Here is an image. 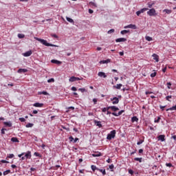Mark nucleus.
<instances>
[{
    "mask_svg": "<svg viewBox=\"0 0 176 176\" xmlns=\"http://www.w3.org/2000/svg\"><path fill=\"white\" fill-rule=\"evenodd\" d=\"M98 171H100V173H102V175H107V172L105 171V169H100L98 170Z\"/></svg>",
    "mask_w": 176,
    "mask_h": 176,
    "instance_id": "27",
    "label": "nucleus"
},
{
    "mask_svg": "<svg viewBox=\"0 0 176 176\" xmlns=\"http://www.w3.org/2000/svg\"><path fill=\"white\" fill-rule=\"evenodd\" d=\"M115 137H116V130H113L109 134H107V140L111 141V140L115 138Z\"/></svg>",
    "mask_w": 176,
    "mask_h": 176,
    "instance_id": "2",
    "label": "nucleus"
},
{
    "mask_svg": "<svg viewBox=\"0 0 176 176\" xmlns=\"http://www.w3.org/2000/svg\"><path fill=\"white\" fill-rule=\"evenodd\" d=\"M158 141H161L162 142H164L166 141V135H160L157 137Z\"/></svg>",
    "mask_w": 176,
    "mask_h": 176,
    "instance_id": "5",
    "label": "nucleus"
},
{
    "mask_svg": "<svg viewBox=\"0 0 176 176\" xmlns=\"http://www.w3.org/2000/svg\"><path fill=\"white\" fill-rule=\"evenodd\" d=\"M69 80L70 82H76L78 80H80V79L78 77L72 76Z\"/></svg>",
    "mask_w": 176,
    "mask_h": 176,
    "instance_id": "8",
    "label": "nucleus"
},
{
    "mask_svg": "<svg viewBox=\"0 0 176 176\" xmlns=\"http://www.w3.org/2000/svg\"><path fill=\"white\" fill-rule=\"evenodd\" d=\"M131 122H132V123H134V122H138V118H137V116L132 117Z\"/></svg>",
    "mask_w": 176,
    "mask_h": 176,
    "instance_id": "26",
    "label": "nucleus"
},
{
    "mask_svg": "<svg viewBox=\"0 0 176 176\" xmlns=\"http://www.w3.org/2000/svg\"><path fill=\"white\" fill-rule=\"evenodd\" d=\"M93 157H100L101 156V153H96L92 154Z\"/></svg>",
    "mask_w": 176,
    "mask_h": 176,
    "instance_id": "25",
    "label": "nucleus"
},
{
    "mask_svg": "<svg viewBox=\"0 0 176 176\" xmlns=\"http://www.w3.org/2000/svg\"><path fill=\"white\" fill-rule=\"evenodd\" d=\"M155 76H156V72H153L151 74V78H155Z\"/></svg>",
    "mask_w": 176,
    "mask_h": 176,
    "instance_id": "51",
    "label": "nucleus"
},
{
    "mask_svg": "<svg viewBox=\"0 0 176 176\" xmlns=\"http://www.w3.org/2000/svg\"><path fill=\"white\" fill-rule=\"evenodd\" d=\"M1 134H5V128L1 129Z\"/></svg>",
    "mask_w": 176,
    "mask_h": 176,
    "instance_id": "62",
    "label": "nucleus"
},
{
    "mask_svg": "<svg viewBox=\"0 0 176 176\" xmlns=\"http://www.w3.org/2000/svg\"><path fill=\"white\" fill-rule=\"evenodd\" d=\"M163 12H165L167 14H171V10H168V9H165L163 10Z\"/></svg>",
    "mask_w": 176,
    "mask_h": 176,
    "instance_id": "34",
    "label": "nucleus"
},
{
    "mask_svg": "<svg viewBox=\"0 0 176 176\" xmlns=\"http://www.w3.org/2000/svg\"><path fill=\"white\" fill-rule=\"evenodd\" d=\"M115 167V166H113V164L109 165V168H110V170H113V168Z\"/></svg>",
    "mask_w": 176,
    "mask_h": 176,
    "instance_id": "55",
    "label": "nucleus"
},
{
    "mask_svg": "<svg viewBox=\"0 0 176 176\" xmlns=\"http://www.w3.org/2000/svg\"><path fill=\"white\" fill-rule=\"evenodd\" d=\"M111 115H113V116H119L118 115V113H115V112L111 113Z\"/></svg>",
    "mask_w": 176,
    "mask_h": 176,
    "instance_id": "61",
    "label": "nucleus"
},
{
    "mask_svg": "<svg viewBox=\"0 0 176 176\" xmlns=\"http://www.w3.org/2000/svg\"><path fill=\"white\" fill-rule=\"evenodd\" d=\"M98 76H100V78H107V75L102 72H98Z\"/></svg>",
    "mask_w": 176,
    "mask_h": 176,
    "instance_id": "16",
    "label": "nucleus"
},
{
    "mask_svg": "<svg viewBox=\"0 0 176 176\" xmlns=\"http://www.w3.org/2000/svg\"><path fill=\"white\" fill-rule=\"evenodd\" d=\"M32 155H31V151H28L25 154V159H31Z\"/></svg>",
    "mask_w": 176,
    "mask_h": 176,
    "instance_id": "15",
    "label": "nucleus"
},
{
    "mask_svg": "<svg viewBox=\"0 0 176 176\" xmlns=\"http://www.w3.org/2000/svg\"><path fill=\"white\" fill-rule=\"evenodd\" d=\"M146 41H148V42H151V41H153V39L152 38V37L149 36H146L145 37Z\"/></svg>",
    "mask_w": 176,
    "mask_h": 176,
    "instance_id": "31",
    "label": "nucleus"
},
{
    "mask_svg": "<svg viewBox=\"0 0 176 176\" xmlns=\"http://www.w3.org/2000/svg\"><path fill=\"white\" fill-rule=\"evenodd\" d=\"M134 160H135V162H139V163H142V157H135Z\"/></svg>",
    "mask_w": 176,
    "mask_h": 176,
    "instance_id": "28",
    "label": "nucleus"
},
{
    "mask_svg": "<svg viewBox=\"0 0 176 176\" xmlns=\"http://www.w3.org/2000/svg\"><path fill=\"white\" fill-rule=\"evenodd\" d=\"M93 102L96 105V104H97V98H94L93 99Z\"/></svg>",
    "mask_w": 176,
    "mask_h": 176,
    "instance_id": "59",
    "label": "nucleus"
},
{
    "mask_svg": "<svg viewBox=\"0 0 176 176\" xmlns=\"http://www.w3.org/2000/svg\"><path fill=\"white\" fill-rule=\"evenodd\" d=\"M123 112H124V110H121L118 113V116H120V115H122V113H123Z\"/></svg>",
    "mask_w": 176,
    "mask_h": 176,
    "instance_id": "50",
    "label": "nucleus"
},
{
    "mask_svg": "<svg viewBox=\"0 0 176 176\" xmlns=\"http://www.w3.org/2000/svg\"><path fill=\"white\" fill-rule=\"evenodd\" d=\"M144 142V140H140L139 142H137V145H141Z\"/></svg>",
    "mask_w": 176,
    "mask_h": 176,
    "instance_id": "46",
    "label": "nucleus"
},
{
    "mask_svg": "<svg viewBox=\"0 0 176 176\" xmlns=\"http://www.w3.org/2000/svg\"><path fill=\"white\" fill-rule=\"evenodd\" d=\"M38 94L41 96V94H43L44 96H49V93L46 91H39L38 92Z\"/></svg>",
    "mask_w": 176,
    "mask_h": 176,
    "instance_id": "19",
    "label": "nucleus"
},
{
    "mask_svg": "<svg viewBox=\"0 0 176 176\" xmlns=\"http://www.w3.org/2000/svg\"><path fill=\"white\" fill-rule=\"evenodd\" d=\"M91 168L92 171H96V170H97L98 171V170H99V168H97V166H96L94 165H91Z\"/></svg>",
    "mask_w": 176,
    "mask_h": 176,
    "instance_id": "29",
    "label": "nucleus"
},
{
    "mask_svg": "<svg viewBox=\"0 0 176 176\" xmlns=\"http://www.w3.org/2000/svg\"><path fill=\"white\" fill-rule=\"evenodd\" d=\"M33 107H36L37 108H41V107H43V103L36 102L33 104Z\"/></svg>",
    "mask_w": 176,
    "mask_h": 176,
    "instance_id": "14",
    "label": "nucleus"
},
{
    "mask_svg": "<svg viewBox=\"0 0 176 176\" xmlns=\"http://www.w3.org/2000/svg\"><path fill=\"white\" fill-rule=\"evenodd\" d=\"M25 127H27V129L30 128V127H34V124L32 123H28L26 125H25Z\"/></svg>",
    "mask_w": 176,
    "mask_h": 176,
    "instance_id": "32",
    "label": "nucleus"
},
{
    "mask_svg": "<svg viewBox=\"0 0 176 176\" xmlns=\"http://www.w3.org/2000/svg\"><path fill=\"white\" fill-rule=\"evenodd\" d=\"M124 28L125 29L131 28L132 30H137V26L133 24H129L128 25L124 26Z\"/></svg>",
    "mask_w": 176,
    "mask_h": 176,
    "instance_id": "6",
    "label": "nucleus"
},
{
    "mask_svg": "<svg viewBox=\"0 0 176 176\" xmlns=\"http://www.w3.org/2000/svg\"><path fill=\"white\" fill-rule=\"evenodd\" d=\"M111 111H113V112H116V111H119V107L116 106H111Z\"/></svg>",
    "mask_w": 176,
    "mask_h": 176,
    "instance_id": "24",
    "label": "nucleus"
},
{
    "mask_svg": "<svg viewBox=\"0 0 176 176\" xmlns=\"http://www.w3.org/2000/svg\"><path fill=\"white\" fill-rule=\"evenodd\" d=\"M10 173V170H5L3 173V175H8V174H9Z\"/></svg>",
    "mask_w": 176,
    "mask_h": 176,
    "instance_id": "37",
    "label": "nucleus"
},
{
    "mask_svg": "<svg viewBox=\"0 0 176 176\" xmlns=\"http://www.w3.org/2000/svg\"><path fill=\"white\" fill-rule=\"evenodd\" d=\"M166 85H167L168 89H171V85H172L171 82H167Z\"/></svg>",
    "mask_w": 176,
    "mask_h": 176,
    "instance_id": "49",
    "label": "nucleus"
},
{
    "mask_svg": "<svg viewBox=\"0 0 176 176\" xmlns=\"http://www.w3.org/2000/svg\"><path fill=\"white\" fill-rule=\"evenodd\" d=\"M71 90H72V91H76L77 89L76 87H72Z\"/></svg>",
    "mask_w": 176,
    "mask_h": 176,
    "instance_id": "58",
    "label": "nucleus"
},
{
    "mask_svg": "<svg viewBox=\"0 0 176 176\" xmlns=\"http://www.w3.org/2000/svg\"><path fill=\"white\" fill-rule=\"evenodd\" d=\"M166 167H173V164H171V163H166Z\"/></svg>",
    "mask_w": 176,
    "mask_h": 176,
    "instance_id": "48",
    "label": "nucleus"
},
{
    "mask_svg": "<svg viewBox=\"0 0 176 176\" xmlns=\"http://www.w3.org/2000/svg\"><path fill=\"white\" fill-rule=\"evenodd\" d=\"M129 32H130V30H122L120 32V34L121 35H126V34H129Z\"/></svg>",
    "mask_w": 176,
    "mask_h": 176,
    "instance_id": "21",
    "label": "nucleus"
},
{
    "mask_svg": "<svg viewBox=\"0 0 176 176\" xmlns=\"http://www.w3.org/2000/svg\"><path fill=\"white\" fill-rule=\"evenodd\" d=\"M102 112H107V107L102 108Z\"/></svg>",
    "mask_w": 176,
    "mask_h": 176,
    "instance_id": "60",
    "label": "nucleus"
},
{
    "mask_svg": "<svg viewBox=\"0 0 176 176\" xmlns=\"http://www.w3.org/2000/svg\"><path fill=\"white\" fill-rule=\"evenodd\" d=\"M89 5H91V6H94V8H97V4H96V3L93 1L89 2Z\"/></svg>",
    "mask_w": 176,
    "mask_h": 176,
    "instance_id": "38",
    "label": "nucleus"
},
{
    "mask_svg": "<svg viewBox=\"0 0 176 176\" xmlns=\"http://www.w3.org/2000/svg\"><path fill=\"white\" fill-rule=\"evenodd\" d=\"M34 155L36 156V157H42V155H41L38 152H35L34 153Z\"/></svg>",
    "mask_w": 176,
    "mask_h": 176,
    "instance_id": "33",
    "label": "nucleus"
},
{
    "mask_svg": "<svg viewBox=\"0 0 176 176\" xmlns=\"http://www.w3.org/2000/svg\"><path fill=\"white\" fill-rule=\"evenodd\" d=\"M19 120H20V122H25V118H19Z\"/></svg>",
    "mask_w": 176,
    "mask_h": 176,
    "instance_id": "53",
    "label": "nucleus"
},
{
    "mask_svg": "<svg viewBox=\"0 0 176 176\" xmlns=\"http://www.w3.org/2000/svg\"><path fill=\"white\" fill-rule=\"evenodd\" d=\"M3 124L6 126V127H12L13 126V124H12V122H4Z\"/></svg>",
    "mask_w": 176,
    "mask_h": 176,
    "instance_id": "12",
    "label": "nucleus"
},
{
    "mask_svg": "<svg viewBox=\"0 0 176 176\" xmlns=\"http://www.w3.org/2000/svg\"><path fill=\"white\" fill-rule=\"evenodd\" d=\"M115 32V29H111L107 32V34H113Z\"/></svg>",
    "mask_w": 176,
    "mask_h": 176,
    "instance_id": "41",
    "label": "nucleus"
},
{
    "mask_svg": "<svg viewBox=\"0 0 176 176\" xmlns=\"http://www.w3.org/2000/svg\"><path fill=\"white\" fill-rule=\"evenodd\" d=\"M122 86H123V85L122 84H117L116 86H114L113 87H116V89H118V90H120Z\"/></svg>",
    "mask_w": 176,
    "mask_h": 176,
    "instance_id": "30",
    "label": "nucleus"
},
{
    "mask_svg": "<svg viewBox=\"0 0 176 176\" xmlns=\"http://www.w3.org/2000/svg\"><path fill=\"white\" fill-rule=\"evenodd\" d=\"M66 20L67 21H68L69 23H72V24H74L75 21H74V19L67 16L66 17Z\"/></svg>",
    "mask_w": 176,
    "mask_h": 176,
    "instance_id": "22",
    "label": "nucleus"
},
{
    "mask_svg": "<svg viewBox=\"0 0 176 176\" xmlns=\"http://www.w3.org/2000/svg\"><path fill=\"white\" fill-rule=\"evenodd\" d=\"M94 122L96 126L99 127V129H101V127H102V124H101V121H98L97 120H94Z\"/></svg>",
    "mask_w": 176,
    "mask_h": 176,
    "instance_id": "7",
    "label": "nucleus"
},
{
    "mask_svg": "<svg viewBox=\"0 0 176 176\" xmlns=\"http://www.w3.org/2000/svg\"><path fill=\"white\" fill-rule=\"evenodd\" d=\"M160 119H162L160 117H158L157 120H155V123H159L160 122Z\"/></svg>",
    "mask_w": 176,
    "mask_h": 176,
    "instance_id": "44",
    "label": "nucleus"
},
{
    "mask_svg": "<svg viewBox=\"0 0 176 176\" xmlns=\"http://www.w3.org/2000/svg\"><path fill=\"white\" fill-rule=\"evenodd\" d=\"M147 5H148V8L151 9L153 6V5H155V3H148Z\"/></svg>",
    "mask_w": 176,
    "mask_h": 176,
    "instance_id": "36",
    "label": "nucleus"
},
{
    "mask_svg": "<svg viewBox=\"0 0 176 176\" xmlns=\"http://www.w3.org/2000/svg\"><path fill=\"white\" fill-rule=\"evenodd\" d=\"M148 16H156V10L155 8H151L147 12Z\"/></svg>",
    "mask_w": 176,
    "mask_h": 176,
    "instance_id": "3",
    "label": "nucleus"
},
{
    "mask_svg": "<svg viewBox=\"0 0 176 176\" xmlns=\"http://www.w3.org/2000/svg\"><path fill=\"white\" fill-rule=\"evenodd\" d=\"M51 63H52V64H57L58 65H60L63 64V62H61L60 60H57L56 59H52L51 60Z\"/></svg>",
    "mask_w": 176,
    "mask_h": 176,
    "instance_id": "9",
    "label": "nucleus"
},
{
    "mask_svg": "<svg viewBox=\"0 0 176 176\" xmlns=\"http://www.w3.org/2000/svg\"><path fill=\"white\" fill-rule=\"evenodd\" d=\"M129 174H131V175H133L134 174V170H133L132 169H129Z\"/></svg>",
    "mask_w": 176,
    "mask_h": 176,
    "instance_id": "47",
    "label": "nucleus"
},
{
    "mask_svg": "<svg viewBox=\"0 0 176 176\" xmlns=\"http://www.w3.org/2000/svg\"><path fill=\"white\" fill-rule=\"evenodd\" d=\"M7 157H8V159H13V157H14V154H9Z\"/></svg>",
    "mask_w": 176,
    "mask_h": 176,
    "instance_id": "40",
    "label": "nucleus"
},
{
    "mask_svg": "<svg viewBox=\"0 0 176 176\" xmlns=\"http://www.w3.org/2000/svg\"><path fill=\"white\" fill-rule=\"evenodd\" d=\"M168 111H176V104L169 109H166V112H168Z\"/></svg>",
    "mask_w": 176,
    "mask_h": 176,
    "instance_id": "20",
    "label": "nucleus"
},
{
    "mask_svg": "<svg viewBox=\"0 0 176 176\" xmlns=\"http://www.w3.org/2000/svg\"><path fill=\"white\" fill-rule=\"evenodd\" d=\"M136 14H137V16H140V14H141V11L139 10V11L136 12Z\"/></svg>",
    "mask_w": 176,
    "mask_h": 176,
    "instance_id": "63",
    "label": "nucleus"
},
{
    "mask_svg": "<svg viewBox=\"0 0 176 176\" xmlns=\"http://www.w3.org/2000/svg\"><path fill=\"white\" fill-rule=\"evenodd\" d=\"M127 41V38H118L116 39V42L119 43V42H126Z\"/></svg>",
    "mask_w": 176,
    "mask_h": 176,
    "instance_id": "11",
    "label": "nucleus"
},
{
    "mask_svg": "<svg viewBox=\"0 0 176 176\" xmlns=\"http://www.w3.org/2000/svg\"><path fill=\"white\" fill-rule=\"evenodd\" d=\"M34 39L36 41H38V42L41 43L42 45H44L45 46H51L52 47H57V45L54 44H51L47 43V41L45 39L39 38L38 37H34Z\"/></svg>",
    "mask_w": 176,
    "mask_h": 176,
    "instance_id": "1",
    "label": "nucleus"
},
{
    "mask_svg": "<svg viewBox=\"0 0 176 176\" xmlns=\"http://www.w3.org/2000/svg\"><path fill=\"white\" fill-rule=\"evenodd\" d=\"M110 100L112 101L113 105H116V104H119V98L118 97L111 98Z\"/></svg>",
    "mask_w": 176,
    "mask_h": 176,
    "instance_id": "4",
    "label": "nucleus"
},
{
    "mask_svg": "<svg viewBox=\"0 0 176 176\" xmlns=\"http://www.w3.org/2000/svg\"><path fill=\"white\" fill-rule=\"evenodd\" d=\"M153 60H155L156 63H159V56L156 54H153Z\"/></svg>",
    "mask_w": 176,
    "mask_h": 176,
    "instance_id": "18",
    "label": "nucleus"
},
{
    "mask_svg": "<svg viewBox=\"0 0 176 176\" xmlns=\"http://www.w3.org/2000/svg\"><path fill=\"white\" fill-rule=\"evenodd\" d=\"M1 163H9V162L6 161V160H2L1 161Z\"/></svg>",
    "mask_w": 176,
    "mask_h": 176,
    "instance_id": "64",
    "label": "nucleus"
},
{
    "mask_svg": "<svg viewBox=\"0 0 176 176\" xmlns=\"http://www.w3.org/2000/svg\"><path fill=\"white\" fill-rule=\"evenodd\" d=\"M78 141H79V138H76L75 139H74V144H76Z\"/></svg>",
    "mask_w": 176,
    "mask_h": 176,
    "instance_id": "52",
    "label": "nucleus"
},
{
    "mask_svg": "<svg viewBox=\"0 0 176 176\" xmlns=\"http://www.w3.org/2000/svg\"><path fill=\"white\" fill-rule=\"evenodd\" d=\"M11 141H12V142H20L19 139H17V138H16V137L12 138Z\"/></svg>",
    "mask_w": 176,
    "mask_h": 176,
    "instance_id": "23",
    "label": "nucleus"
},
{
    "mask_svg": "<svg viewBox=\"0 0 176 176\" xmlns=\"http://www.w3.org/2000/svg\"><path fill=\"white\" fill-rule=\"evenodd\" d=\"M24 36H25V35H24L23 34H18V38H19V39H23Z\"/></svg>",
    "mask_w": 176,
    "mask_h": 176,
    "instance_id": "35",
    "label": "nucleus"
},
{
    "mask_svg": "<svg viewBox=\"0 0 176 176\" xmlns=\"http://www.w3.org/2000/svg\"><path fill=\"white\" fill-rule=\"evenodd\" d=\"M88 12L90 14H92V13H94V11L91 9H89Z\"/></svg>",
    "mask_w": 176,
    "mask_h": 176,
    "instance_id": "56",
    "label": "nucleus"
},
{
    "mask_svg": "<svg viewBox=\"0 0 176 176\" xmlns=\"http://www.w3.org/2000/svg\"><path fill=\"white\" fill-rule=\"evenodd\" d=\"M69 141H70V142H72V141H74V137H72V136H70L69 138Z\"/></svg>",
    "mask_w": 176,
    "mask_h": 176,
    "instance_id": "57",
    "label": "nucleus"
},
{
    "mask_svg": "<svg viewBox=\"0 0 176 176\" xmlns=\"http://www.w3.org/2000/svg\"><path fill=\"white\" fill-rule=\"evenodd\" d=\"M31 54H32V51L30 50V51H28V52L23 53V56H24V57H30V56H31Z\"/></svg>",
    "mask_w": 176,
    "mask_h": 176,
    "instance_id": "10",
    "label": "nucleus"
},
{
    "mask_svg": "<svg viewBox=\"0 0 176 176\" xmlns=\"http://www.w3.org/2000/svg\"><path fill=\"white\" fill-rule=\"evenodd\" d=\"M54 82V78H50L47 80L48 83H53Z\"/></svg>",
    "mask_w": 176,
    "mask_h": 176,
    "instance_id": "39",
    "label": "nucleus"
},
{
    "mask_svg": "<svg viewBox=\"0 0 176 176\" xmlns=\"http://www.w3.org/2000/svg\"><path fill=\"white\" fill-rule=\"evenodd\" d=\"M172 97H173L172 96H168L166 97V100L167 101L171 102V100H170L169 98H172Z\"/></svg>",
    "mask_w": 176,
    "mask_h": 176,
    "instance_id": "45",
    "label": "nucleus"
},
{
    "mask_svg": "<svg viewBox=\"0 0 176 176\" xmlns=\"http://www.w3.org/2000/svg\"><path fill=\"white\" fill-rule=\"evenodd\" d=\"M28 72V70L27 69H19L17 71L18 74H25Z\"/></svg>",
    "mask_w": 176,
    "mask_h": 176,
    "instance_id": "13",
    "label": "nucleus"
},
{
    "mask_svg": "<svg viewBox=\"0 0 176 176\" xmlns=\"http://www.w3.org/2000/svg\"><path fill=\"white\" fill-rule=\"evenodd\" d=\"M24 155H25V153H22L21 154H19L18 157H21L24 156Z\"/></svg>",
    "mask_w": 176,
    "mask_h": 176,
    "instance_id": "54",
    "label": "nucleus"
},
{
    "mask_svg": "<svg viewBox=\"0 0 176 176\" xmlns=\"http://www.w3.org/2000/svg\"><path fill=\"white\" fill-rule=\"evenodd\" d=\"M146 10H148V8H142L140 10V13H144V12H146Z\"/></svg>",
    "mask_w": 176,
    "mask_h": 176,
    "instance_id": "43",
    "label": "nucleus"
},
{
    "mask_svg": "<svg viewBox=\"0 0 176 176\" xmlns=\"http://www.w3.org/2000/svg\"><path fill=\"white\" fill-rule=\"evenodd\" d=\"M108 63H111V59L102 60L100 61V64H108Z\"/></svg>",
    "mask_w": 176,
    "mask_h": 176,
    "instance_id": "17",
    "label": "nucleus"
},
{
    "mask_svg": "<svg viewBox=\"0 0 176 176\" xmlns=\"http://www.w3.org/2000/svg\"><path fill=\"white\" fill-rule=\"evenodd\" d=\"M78 91H81V93H85V91H86V89H85V88H79Z\"/></svg>",
    "mask_w": 176,
    "mask_h": 176,
    "instance_id": "42",
    "label": "nucleus"
}]
</instances>
